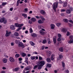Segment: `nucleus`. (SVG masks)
<instances>
[{
    "instance_id": "nucleus-14",
    "label": "nucleus",
    "mask_w": 73,
    "mask_h": 73,
    "mask_svg": "<svg viewBox=\"0 0 73 73\" xmlns=\"http://www.w3.org/2000/svg\"><path fill=\"white\" fill-rule=\"evenodd\" d=\"M62 32H66L67 31H68V30L66 29L65 28H63L61 30Z\"/></svg>"
},
{
    "instance_id": "nucleus-63",
    "label": "nucleus",
    "mask_w": 73,
    "mask_h": 73,
    "mask_svg": "<svg viewBox=\"0 0 73 73\" xmlns=\"http://www.w3.org/2000/svg\"><path fill=\"white\" fill-rule=\"evenodd\" d=\"M57 40L58 41H61V38H59Z\"/></svg>"
},
{
    "instance_id": "nucleus-44",
    "label": "nucleus",
    "mask_w": 73,
    "mask_h": 73,
    "mask_svg": "<svg viewBox=\"0 0 73 73\" xmlns=\"http://www.w3.org/2000/svg\"><path fill=\"white\" fill-rule=\"evenodd\" d=\"M44 48H45V46H44L41 47V50H44Z\"/></svg>"
},
{
    "instance_id": "nucleus-39",
    "label": "nucleus",
    "mask_w": 73,
    "mask_h": 73,
    "mask_svg": "<svg viewBox=\"0 0 73 73\" xmlns=\"http://www.w3.org/2000/svg\"><path fill=\"white\" fill-rule=\"evenodd\" d=\"M15 56L17 58V57H19L20 56V55L19 54H17L15 55Z\"/></svg>"
},
{
    "instance_id": "nucleus-29",
    "label": "nucleus",
    "mask_w": 73,
    "mask_h": 73,
    "mask_svg": "<svg viewBox=\"0 0 73 73\" xmlns=\"http://www.w3.org/2000/svg\"><path fill=\"white\" fill-rule=\"evenodd\" d=\"M24 25V24L22 23L20 24H18V27H23Z\"/></svg>"
},
{
    "instance_id": "nucleus-53",
    "label": "nucleus",
    "mask_w": 73,
    "mask_h": 73,
    "mask_svg": "<svg viewBox=\"0 0 73 73\" xmlns=\"http://www.w3.org/2000/svg\"><path fill=\"white\" fill-rule=\"evenodd\" d=\"M58 37H59L60 38L61 37V35L60 34H58Z\"/></svg>"
},
{
    "instance_id": "nucleus-50",
    "label": "nucleus",
    "mask_w": 73,
    "mask_h": 73,
    "mask_svg": "<svg viewBox=\"0 0 73 73\" xmlns=\"http://www.w3.org/2000/svg\"><path fill=\"white\" fill-rule=\"evenodd\" d=\"M39 60H41L42 59V58L40 56H39Z\"/></svg>"
},
{
    "instance_id": "nucleus-22",
    "label": "nucleus",
    "mask_w": 73,
    "mask_h": 73,
    "mask_svg": "<svg viewBox=\"0 0 73 73\" xmlns=\"http://www.w3.org/2000/svg\"><path fill=\"white\" fill-rule=\"evenodd\" d=\"M52 66V65L49 64H47V68H51Z\"/></svg>"
},
{
    "instance_id": "nucleus-33",
    "label": "nucleus",
    "mask_w": 73,
    "mask_h": 73,
    "mask_svg": "<svg viewBox=\"0 0 73 73\" xmlns=\"http://www.w3.org/2000/svg\"><path fill=\"white\" fill-rule=\"evenodd\" d=\"M59 50L60 52H63V50H64V49L63 48L61 47L59 48Z\"/></svg>"
},
{
    "instance_id": "nucleus-16",
    "label": "nucleus",
    "mask_w": 73,
    "mask_h": 73,
    "mask_svg": "<svg viewBox=\"0 0 73 73\" xmlns=\"http://www.w3.org/2000/svg\"><path fill=\"white\" fill-rule=\"evenodd\" d=\"M51 26V29H52L54 28L55 25L53 24H52L50 25Z\"/></svg>"
},
{
    "instance_id": "nucleus-21",
    "label": "nucleus",
    "mask_w": 73,
    "mask_h": 73,
    "mask_svg": "<svg viewBox=\"0 0 73 73\" xmlns=\"http://www.w3.org/2000/svg\"><path fill=\"white\" fill-rule=\"evenodd\" d=\"M31 20L32 21H33V22H35V21H36V19L35 18H32L31 19Z\"/></svg>"
},
{
    "instance_id": "nucleus-49",
    "label": "nucleus",
    "mask_w": 73,
    "mask_h": 73,
    "mask_svg": "<svg viewBox=\"0 0 73 73\" xmlns=\"http://www.w3.org/2000/svg\"><path fill=\"white\" fill-rule=\"evenodd\" d=\"M15 38H16V39H20V38L19 36H15Z\"/></svg>"
},
{
    "instance_id": "nucleus-51",
    "label": "nucleus",
    "mask_w": 73,
    "mask_h": 73,
    "mask_svg": "<svg viewBox=\"0 0 73 73\" xmlns=\"http://www.w3.org/2000/svg\"><path fill=\"white\" fill-rule=\"evenodd\" d=\"M69 21L70 23H71L73 24V21H72V20H69Z\"/></svg>"
},
{
    "instance_id": "nucleus-62",
    "label": "nucleus",
    "mask_w": 73,
    "mask_h": 73,
    "mask_svg": "<svg viewBox=\"0 0 73 73\" xmlns=\"http://www.w3.org/2000/svg\"><path fill=\"white\" fill-rule=\"evenodd\" d=\"M29 23L30 24H32V21H29Z\"/></svg>"
},
{
    "instance_id": "nucleus-45",
    "label": "nucleus",
    "mask_w": 73,
    "mask_h": 73,
    "mask_svg": "<svg viewBox=\"0 0 73 73\" xmlns=\"http://www.w3.org/2000/svg\"><path fill=\"white\" fill-rule=\"evenodd\" d=\"M62 65L63 68L65 67V63H64L63 62H62Z\"/></svg>"
},
{
    "instance_id": "nucleus-61",
    "label": "nucleus",
    "mask_w": 73,
    "mask_h": 73,
    "mask_svg": "<svg viewBox=\"0 0 73 73\" xmlns=\"http://www.w3.org/2000/svg\"><path fill=\"white\" fill-rule=\"evenodd\" d=\"M11 46H13L14 45V43H13V42H11Z\"/></svg>"
},
{
    "instance_id": "nucleus-40",
    "label": "nucleus",
    "mask_w": 73,
    "mask_h": 73,
    "mask_svg": "<svg viewBox=\"0 0 73 73\" xmlns=\"http://www.w3.org/2000/svg\"><path fill=\"white\" fill-rule=\"evenodd\" d=\"M40 18H41L42 19V20H44L45 19L44 18V17H43L42 16H40Z\"/></svg>"
},
{
    "instance_id": "nucleus-46",
    "label": "nucleus",
    "mask_w": 73,
    "mask_h": 73,
    "mask_svg": "<svg viewBox=\"0 0 73 73\" xmlns=\"http://www.w3.org/2000/svg\"><path fill=\"white\" fill-rule=\"evenodd\" d=\"M66 35L68 36H69L70 35V33L69 32V31H67L66 33Z\"/></svg>"
},
{
    "instance_id": "nucleus-1",
    "label": "nucleus",
    "mask_w": 73,
    "mask_h": 73,
    "mask_svg": "<svg viewBox=\"0 0 73 73\" xmlns=\"http://www.w3.org/2000/svg\"><path fill=\"white\" fill-rule=\"evenodd\" d=\"M45 64V62L44 61H41L40 62H38L37 64V65L38 66V69L40 70L41 69L42 66H43Z\"/></svg>"
},
{
    "instance_id": "nucleus-37",
    "label": "nucleus",
    "mask_w": 73,
    "mask_h": 73,
    "mask_svg": "<svg viewBox=\"0 0 73 73\" xmlns=\"http://www.w3.org/2000/svg\"><path fill=\"white\" fill-rule=\"evenodd\" d=\"M61 24L60 23H57L56 24V25L57 26V27H59V26H60L61 25Z\"/></svg>"
},
{
    "instance_id": "nucleus-35",
    "label": "nucleus",
    "mask_w": 73,
    "mask_h": 73,
    "mask_svg": "<svg viewBox=\"0 0 73 73\" xmlns=\"http://www.w3.org/2000/svg\"><path fill=\"white\" fill-rule=\"evenodd\" d=\"M22 55L23 57H25V56H27V54L24 53H23L22 54Z\"/></svg>"
},
{
    "instance_id": "nucleus-13",
    "label": "nucleus",
    "mask_w": 73,
    "mask_h": 73,
    "mask_svg": "<svg viewBox=\"0 0 73 73\" xmlns=\"http://www.w3.org/2000/svg\"><path fill=\"white\" fill-rule=\"evenodd\" d=\"M40 13L42 15H45V13H46L45 12V11L42 10L40 11Z\"/></svg>"
},
{
    "instance_id": "nucleus-2",
    "label": "nucleus",
    "mask_w": 73,
    "mask_h": 73,
    "mask_svg": "<svg viewBox=\"0 0 73 73\" xmlns=\"http://www.w3.org/2000/svg\"><path fill=\"white\" fill-rule=\"evenodd\" d=\"M57 7H58V2H56L54 3L52 5L53 9L55 12L56 11V8H57Z\"/></svg>"
},
{
    "instance_id": "nucleus-52",
    "label": "nucleus",
    "mask_w": 73,
    "mask_h": 73,
    "mask_svg": "<svg viewBox=\"0 0 73 73\" xmlns=\"http://www.w3.org/2000/svg\"><path fill=\"white\" fill-rule=\"evenodd\" d=\"M37 65H35L34 67V68H33L34 69H35L36 68H37Z\"/></svg>"
},
{
    "instance_id": "nucleus-6",
    "label": "nucleus",
    "mask_w": 73,
    "mask_h": 73,
    "mask_svg": "<svg viewBox=\"0 0 73 73\" xmlns=\"http://www.w3.org/2000/svg\"><path fill=\"white\" fill-rule=\"evenodd\" d=\"M63 57V56L61 54L59 55V56L57 58V61H58V60H60V59L62 58Z\"/></svg>"
},
{
    "instance_id": "nucleus-25",
    "label": "nucleus",
    "mask_w": 73,
    "mask_h": 73,
    "mask_svg": "<svg viewBox=\"0 0 73 73\" xmlns=\"http://www.w3.org/2000/svg\"><path fill=\"white\" fill-rule=\"evenodd\" d=\"M19 42H20V40H15V42L17 44H19L20 43Z\"/></svg>"
},
{
    "instance_id": "nucleus-32",
    "label": "nucleus",
    "mask_w": 73,
    "mask_h": 73,
    "mask_svg": "<svg viewBox=\"0 0 73 73\" xmlns=\"http://www.w3.org/2000/svg\"><path fill=\"white\" fill-rule=\"evenodd\" d=\"M14 35L15 36H19V33L17 32H15L14 33Z\"/></svg>"
},
{
    "instance_id": "nucleus-19",
    "label": "nucleus",
    "mask_w": 73,
    "mask_h": 73,
    "mask_svg": "<svg viewBox=\"0 0 73 73\" xmlns=\"http://www.w3.org/2000/svg\"><path fill=\"white\" fill-rule=\"evenodd\" d=\"M44 27L42 25H39L38 26V28L39 29H42Z\"/></svg>"
},
{
    "instance_id": "nucleus-54",
    "label": "nucleus",
    "mask_w": 73,
    "mask_h": 73,
    "mask_svg": "<svg viewBox=\"0 0 73 73\" xmlns=\"http://www.w3.org/2000/svg\"><path fill=\"white\" fill-rule=\"evenodd\" d=\"M25 62L27 64V65H28L29 64H28V60H25Z\"/></svg>"
},
{
    "instance_id": "nucleus-48",
    "label": "nucleus",
    "mask_w": 73,
    "mask_h": 73,
    "mask_svg": "<svg viewBox=\"0 0 73 73\" xmlns=\"http://www.w3.org/2000/svg\"><path fill=\"white\" fill-rule=\"evenodd\" d=\"M15 26L16 27H18L19 26V24L18 23H15Z\"/></svg>"
},
{
    "instance_id": "nucleus-56",
    "label": "nucleus",
    "mask_w": 73,
    "mask_h": 73,
    "mask_svg": "<svg viewBox=\"0 0 73 73\" xmlns=\"http://www.w3.org/2000/svg\"><path fill=\"white\" fill-rule=\"evenodd\" d=\"M29 69L27 67L25 68V70H26V71L28 70H29Z\"/></svg>"
},
{
    "instance_id": "nucleus-20",
    "label": "nucleus",
    "mask_w": 73,
    "mask_h": 73,
    "mask_svg": "<svg viewBox=\"0 0 73 73\" xmlns=\"http://www.w3.org/2000/svg\"><path fill=\"white\" fill-rule=\"evenodd\" d=\"M30 43L32 46H34L35 45V43L32 41H30Z\"/></svg>"
},
{
    "instance_id": "nucleus-3",
    "label": "nucleus",
    "mask_w": 73,
    "mask_h": 73,
    "mask_svg": "<svg viewBox=\"0 0 73 73\" xmlns=\"http://www.w3.org/2000/svg\"><path fill=\"white\" fill-rule=\"evenodd\" d=\"M18 46L19 47H22V48H25V46L23 44V43L20 42L18 44Z\"/></svg>"
},
{
    "instance_id": "nucleus-42",
    "label": "nucleus",
    "mask_w": 73,
    "mask_h": 73,
    "mask_svg": "<svg viewBox=\"0 0 73 73\" xmlns=\"http://www.w3.org/2000/svg\"><path fill=\"white\" fill-rule=\"evenodd\" d=\"M63 21L64 22H65V23H67V22H68V19H64L63 20Z\"/></svg>"
},
{
    "instance_id": "nucleus-12",
    "label": "nucleus",
    "mask_w": 73,
    "mask_h": 73,
    "mask_svg": "<svg viewBox=\"0 0 73 73\" xmlns=\"http://www.w3.org/2000/svg\"><path fill=\"white\" fill-rule=\"evenodd\" d=\"M2 61L3 63H7V59L6 58H4L2 59Z\"/></svg>"
},
{
    "instance_id": "nucleus-9",
    "label": "nucleus",
    "mask_w": 73,
    "mask_h": 73,
    "mask_svg": "<svg viewBox=\"0 0 73 73\" xmlns=\"http://www.w3.org/2000/svg\"><path fill=\"white\" fill-rule=\"evenodd\" d=\"M44 21L43 20H39L38 21V23H39V24H43L44 23Z\"/></svg>"
},
{
    "instance_id": "nucleus-28",
    "label": "nucleus",
    "mask_w": 73,
    "mask_h": 73,
    "mask_svg": "<svg viewBox=\"0 0 73 73\" xmlns=\"http://www.w3.org/2000/svg\"><path fill=\"white\" fill-rule=\"evenodd\" d=\"M22 16H23V17H24L25 18H27V15L26 14H24V13L23 14Z\"/></svg>"
},
{
    "instance_id": "nucleus-10",
    "label": "nucleus",
    "mask_w": 73,
    "mask_h": 73,
    "mask_svg": "<svg viewBox=\"0 0 73 73\" xmlns=\"http://www.w3.org/2000/svg\"><path fill=\"white\" fill-rule=\"evenodd\" d=\"M39 33L41 35H44L45 33L42 31V30H40L39 31Z\"/></svg>"
},
{
    "instance_id": "nucleus-4",
    "label": "nucleus",
    "mask_w": 73,
    "mask_h": 73,
    "mask_svg": "<svg viewBox=\"0 0 73 73\" xmlns=\"http://www.w3.org/2000/svg\"><path fill=\"white\" fill-rule=\"evenodd\" d=\"M70 40L69 41V44H72L73 43V36H71L70 37Z\"/></svg>"
},
{
    "instance_id": "nucleus-30",
    "label": "nucleus",
    "mask_w": 73,
    "mask_h": 73,
    "mask_svg": "<svg viewBox=\"0 0 73 73\" xmlns=\"http://www.w3.org/2000/svg\"><path fill=\"white\" fill-rule=\"evenodd\" d=\"M53 56H54V54H52L51 55V60H53L54 59V58H53Z\"/></svg>"
},
{
    "instance_id": "nucleus-24",
    "label": "nucleus",
    "mask_w": 73,
    "mask_h": 73,
    "mask_svg": "<svg viewBox=\"0 0 73 73\" xmlns=\"http://www.w3.org/2000/svg\"><path fill=\"white\" fill-rule=\"evenodd\" d=\"M63 7H66L67 5V3L65 2H64L63 3Z\"/></svg>"
},
{
    "instance_id": "nucleus-8",
    "label": "nucleus",
    "mask_w": 73,
    "mask_h": 73,
    "mask_svg": "<svg viewBox=\"0 0 73 73\" xmlns=\"http://www.w3.org/2000/svg\"><path fill=\"white\" fill-rule=\"evenodd\" d=\"M10 28L11 30H15V26L14 25H11L10 27Z\"/></svg>"
},
{
    "instance_id": "nucleus-38",
    "label": "nucleus",
    "mask_w": 73,
    "mask_h": 73,
    "mask_svg": "<svg viewBox=\"0 0 73 73\" xmlns=\"http://www.w3.org/2000/svg\"><path fill=\"white\" fill-rule=\"evenodd\" d=\"M6 4H7V3L3 2L2 3V5H1V7H2L1 6H2V5H3V6L5 5H6Z\"/></svg>"
},
{
    "instance_id": "nucleus-64",
    "label": "nucleus",
    "mask_w": 73,
    "mask_h": 73,
    "mask_svg": "<svg viewBox=\"0 0 73 73\" xmlns=\"http://www.w3.org/2000/svg\"><path fill=\"white\" fill-rule=\"evenodd\" d=\"M36 19H40V17H38V16H36Z\"/></svg>"
},
{
    "instance_id": "nucleus-26",
    "label": "nucleus",
    "mask_w": 73,
    "mask_h": 73,
    "mask_svg": "<svg viewBox=\"0 0 73 73\" xmlns=\"http://www.w3.org/2000/svg\"><path fill=\"white\" fill-rule=\"evenodd\" d=\"M35 58H36V56H31V59L32 60H35Z\"/></svg>"
},
{
    "instance_id": "nucleus-5",
    "label": "nucleus",
    "mask_w": 73,
    "mask_h": 73,
    "mask_svg": "<svg viewBox=\"0 0 73 73\" xmlns=\"http://www.w3.org/2000/svg\"><path fill=\"white\" fill-rule=\"evenodd\" d=\"M6 34L5 35L6 37H8V36H9V35L11 33V32H8L7 31H6Z\"/></svg>"
},
{
    "instance_id": "nucleus-55",
    "label": "nucleus",
    "mask_w": 73,
    "mask_h": 73,
    "mask_svg": "<svg viewBox=\"0 0 73 73\" xmlns=\"http://www.w3.org/2000/svg\"><path fill=\"white\" fill-rule=\"evenodd\" d=\"M68 25H69V27H72V26H73L72 24H69Z\"/></svg>"
},
{
    "instance_id": "nucleus-57",
    "label": "nucleus",
    "mask_w": 73,
    "mask_h": 73,
    "mask_svg": "<svg viewBox=\"0 0 73 73\" xmlns=\"http://www.w3.org/2000/svg\"><path fill=\"white\" fill-rule=\"evenodd\" d=\"M61 12H65V10H64V9H61V10H60Z\"/></svg>"
},
{
    "instance_id": "nucleus-36",
    "label": "nucleus",
    "mask_w": 73,
    "mask_h": 73,
    "mask_svg": "<svg viewBox=\"0 0 73 73\" xmlns=\"http://www.w3.org/2000/svg\"><path fill=\"white\" fill-rule=\"evenodd\" d=\"M53 42L54 43L56 44V38H54L53 39Z\"/></svg>"
},
{
    "instance_id": "nucleus-41",
    "label": "nucleus",
    "mask_w": 73,
    "mask_h": 73,
    "mask_svg": "<svg viewBox=\"0 0 73 73\" xmlns=\"http://www.w3.org/2000/svg\"><path fill=\"white\" fill-rule=\"evenodd\" d=\"M47 41H48V44H50L51 42H50V39H47Z\"/></svg>"
},
{
    "instance_id": "nucleus-47",
    "label": "nucleus",
    "mask_w": 73,
    "mask_h": 73,
    "mask_svg": "<svg viewBox=\"0 0 73 73\" xmlns=\"http://www.w3.org/2000/svg\"><path fill=\"white\" fill-rule=\"evenodd\" d=\"M65 73H69V70H65Z\"/></svg>"
},
{
    "instance_id": "nucleus-43",
    "label": "nucleus",
    "mask_w": 73,
    "mask_h": 73,
    "mask_svg": "<svg viewBox=\"0 0 73 73\" xmlns=\"http://www.w3.org/2000/svg\"><path fill=\"white\" fill-rule=\"evenodd\" d=\"M46 42V40H43L42 42V43H43V44H45Z\"/></svg>"
},
{
    "instance_id": "nucleus-23",
    "label": "nucleus",
    "mask_w": 73,
    "mask_h": 73,
    "mask_svg": "<svg viewBox=\"0 0 73 73\" xmlns=\"http://www.w3.org/2000/svg\"><path fill=\"white\" fill-rule=\"evenodd\" d=\"M71 12V11L70 9H67L66 11V13L68 14H70Z\"/></svg>"
},
{
    "instance_id": "nucleus-34",
    "label": "nucleus",
    "mask_w": 73,
    "mask_h": 73,
    "mask_svg": "<svg viewBox=\"0 0 73 73\" xmlns=\"http://www.w3.org/2000/svg\"><path fill=\"white\" fill-rule=\"evenodd\" d=\"M29 31L30 33H31L33 32V30H32V28H30L29 29Z\"/></svg>"
},
{
    "instance_id": "nucleus-11",
    "label": "nucleus",
    "mask_w": 73,
    "mask_h": 73,
    "mask_svg": "<svg viewBox=\"0 0 73 73\" xmlns=\"http://www.w3.org/2000/svg\"><path fill=\"white\" fill-rule=\"evenodd\" d=\"M31 36L33 37H36L37 36V34L35 33H33L31 34Z\"/></svg>"
},
{
    "instance_id": "nucleus-15",
    "label": "nucleus",
    "mask_w": 73,
    "mask_h": 73,
    "mask_svg": "<svg viewBox=\"0 0 73 73\" xmlns=\"http://www.w3.org/2000/svg\"><path fill=\"white\" fill-rule=\"evenodd\" d=\"M19 69V68H17L13 69V71H15V72H17V71H18Z\"/></svg>"
},
{
    "instance_id": "nucleus-31",
    "label": "nucleus",
    "mask_w": 73,
    "mask_h": 73,
    "mask_svg": "<svg viewBox=\"0 0 73 73\" xmlns=\"http://www.w3.org/2000/svg\"><path fill=\"white\" fill-rule=\"evenodd\" d=\"M28 11V9L27 8L25 9L24 10V12L25 13H27Z\"/></svg>"
},
{
    "instance_id": "nucleus-27",
    "label": "nucleus",
    "mask_w": 73,
    "mask_h": 73,
    "mask_svg": "<svg viewBox=\"0 0 73 73\" xmlns=\"http://www.w3.org/2000/svg\"><path fill=\"white\" fill-rule=\"evenodd\" d=\"M47 61L48 62H50V58H47Z\"/></svg>"
},
{
    "instance_id": "nucleus-18",
    "label": "nucleus",
    "mask_w": 73,
    "mask_h": 73,
    "mask_svg": "<svg viewBox=\"0 0 73 73\" xmlns=\"http://www.w3.org/2000/svg\"><path fill=\"white\" fill-rule=\"evenodd\" d=\"M47 54L48 55V57H49V56H50V55L51 54V52L48 51L47 52Z\"/></svg>"
},
{
    "instance_id": "nucleus-58",
    "label": "nucleus",
    "mask_w": 73,
    "mask_h": 73,
    "mask_svg": "<svg viewBox=\"0 0 73 73\" xmlns=\"http://www.w3.org/2000/svg\"><path fill=\"white\" fill-rule=\"evenodd\" d=\"M21 29V27H19V28L17 30V31H19V30H20V29Z\"/></svg>"
},
{
    "instance_id": "nucleus-60",
    "label": "nucleus",
    "mask_w": 73,
    "mask_h": 73,
    "mask_svg": "<svg viewBox=\"0 0 73 73\" xmlns=\"http://www.w3.org/2000/svg\"><path fill=\"white\" fill-rule=\"evenodd\" d=\"M28 60V56H26L25 58V60Z\"/></svg>"
},
{
    "instance_id": "nucleus-17",
    "label": "nucleus",
    "mask_w": 73,
    "mask_h": 73,
    "mask_svg": "<svg viewBox=\"0 0 73 73\" xmlns=\"http://www.w3.org/2000/svg\"><path fill=\"white\" fill-rule=\"evenodd\" d=\"M5 18H1L0 20L1 23H3L4 21Z\"/></svg>"
},
{
    "instance_id": "nucleus-7",
    "label": "nucleus",
    "mask_w": 73,
    "mask_h": 73,
    "mask_svg": "<svg viewBox=\"0 0 73 73\" xmlns=\"http://www.w3.org/2000/svg\"><path fill=\"white\" fill-rule=\"evenodd\" d=\"M9 60L11 62H13L15 61V59L12 57H10L9 58Z\"/></svg>"
},
{
    "instance_id": "nucleus-59",
    "label": "nucleus",
    "mask_w": 73,
    "mask_h": 73,
    "mask_svg": "<svg viewBox=\"0 0 73 73\" xmlns=\"http://www.w3.org/2000/svg\"><path fill=\"white\" fill-rule=\"evenodd\" d=\"M25 29H26V28L25 27H23L22 28V30H25Z\"/></svg>"
}]
</instances>
